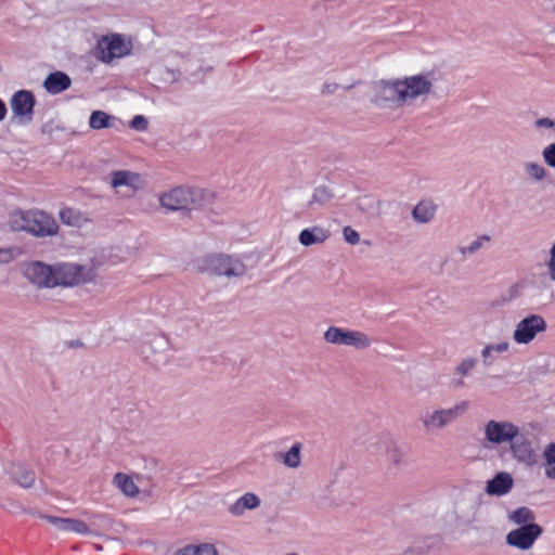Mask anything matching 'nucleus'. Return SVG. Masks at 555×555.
Segmentation results:
<instances>
[{
	"mask_svg": "<svg viewBox=\"0 0 555 555\" xmlns=\"http://www.w3.org/2000/svg\"><path fill=\"white\" fill-rule=\"evenodd\" d=\"M434 92L430 73H421L398 79L380 80L372 87V103L382 109H398L425 102Z\"/></svg>",
	"mask_w": 555,
	"mask_h": 555,
	"instance_id": "1",
	"label": "nucleus"
},
{
	"mask_svg": "<svg viewBox=\"0 0 555 555\" xmlns=\"http://www.w3.org/2000/svg\"><path fill=\"white\" fill-rule=\"evenodd\" d=\"M212 194L206 190L176 186L158 195L159 204L166 210H190L208 204Z\"/></svg>",
	"mask_w": 555,
	"mask_h": 555,
	"instance_id": "2",
	"label": "nucleus"
},
{
	"mask_svg": "<svg viewBox=\"0 0 555 555\" xmlns=\"http://www.w3.org/2000/svg\"><path fill=\"white\" fill-rule=\"evenodd\" d=\"M10 227L40 237L53 236L59 230L54 218L42 210L15 211L10 216Z\"/></svg>",
	"mask_w": 555,
	"mask_h": 555,
	"instance_id": "3",
	"label": "nucleus"
},
{
	"mask_svg": "<svg viewBox=\"0 0 555 555\" xmlns=\"http://www.w3.org/2000/svg\"><path fill=\"white\" fill-rule=\"evenodd\" d=\"M469 406L467 400H461L451 406H437L433 410H427L420 416L422 429L427 434L444 430L465 415Z\"/></svg>",
	"mask_w": 555,
	"mask_h": 555,
	"instance_id": "4",
	"label": "nucleus"
},
{
	"mask_svg": "<svg viewBox=\"0 0 555 555\" xmlns=\"http://www.w3.org/2000/svg\"><path fill=\"white\" fill-rule=\"evenodd\" d=\"M198 268L203 272L227 279H240L247 272V267L243 260L225 254L204 256L198 260Z\"/></svg>",
	"mask_w": 555,
	"mask_h": 555,
	"instance_id": "5",
	"label": "nucleus"
},
{
	"mask_svg": "<svg viewBox=\"0 0 555 555\" xmlns=\"http://www.w3.org/2000/svg\"><path fill=\"white\" fill-rule=\"evenodd\" d=\"M56 286H76L91 283L95 280V266L90 263H70L64 262L54 266Z\"/></svg>",
	"mask_w": 555,
	"mask_h": 555,
	"instance_id": "6",
	"label": "nucleus"
},
{
	"mask_svg": "<svg viewBox=\"0 0 555 555\" xmlns=\"http://www.w3.org/2000/svg\"><path fill=\"white\" fill-rule=\"evenodd\" d=\"M514 460L526 466H533L538 462V442L535 436L526 427H520L508 443Z\"/></svg>",
	"mask_w": 555,
	"mask_h": 555,
	"instance_id": "7",
	"label": "nucleus"
},
{
	"mask_svg": "<svg viewBox=\"0 0 555 555\" xmlns=\"http://www.w3.org/2000/svg\"><path fill=\"white\" fill-rule=\"evenodd\" d=\"M323 338L327 344L352 347L357 350L367 349L372 345V339L364 332L338 326H330L324 332Z\"/></svg>",
	"mask_w": 555,
	"mask_h": 555,
	"instance_id": "8",
	"label": "nucleus"
},
{
	"mask_svg": "<svg viewBox=\"0 0 555 555\" xmlns=\"http://www.w3.org/2000/svg\"><path fill=\"white\" fill-rule=\"evenodd\" d=\"M519 426L507 420H489L483 426V441L490 447H500L513 441Z\"/></svg>",
	"mask_w": 555,
	"mask_h": 555,
	"instance_id": "9",
	"label": "nucleus"
},
{
	"mask_svg": "<svg viewBox=\"0 0 555 555\" xmlns=\"http://www.w3.org/2000/svg\"><path fill=\"white\" fill-rule=\"evenodd\" d=\"M546 328L545 319L540 314L531 313L515 324L512 338L517 345H529L538 335L544 333Z\"/></svg>",
	"mask_w": 555,
	"mask_h": 555,
	"instance_id": "10",
	"label": "nucleus"
},
{
	"mask_svg": "<svg viewBox=\"0 0 555 555\" xmlns=\"http://www.w3.org/2000/svg\"><path fill=\"white\" fill-rule=\"evenodd\" d=\"M131 41L126 40L121 35L113 34L103 37L98 44L99 59L104 63H109L114 59L128 55L131 52Z\"/></svg>",
	"mask_w": 555,
	"mask_h": 555,
	"instance_id": "11",
	"label": "nucleus"
},
{
	"mask_svg": "<svg viewBox=\"0 0 555 555\" xmlns=\"http://www.w3.org/2000/svg\"><path fill=\"white\" fill-rule=\"evenodd\" d=\"M24 273L30 283L39 287L56 286L54 266H47L43 262L35 261L26 266Z\"/></svg>",
	"mask_w": 555,
	"mask_h": 555,
	"instance_id": "12",
	"label": "nucleus"
},
{
	"mask_svg": "<svg viewBox=\"0 0 555 555\" xmlns=\"http://www.w3.org/2000/svg\"><path fill=\"white\" fill-rule=\"evenodd\" d=\"M542 530L537 524H528L512 530L506 535V543L520 550H528L541 534Z\"/></svg>",
	"mask_w": 555,
	"mask_h": 555,
	"instance_id": "13",
	"label": "nucleus"
},
{
	"mask_svg": "<svg viewBox=\"0 0 555 555\" xmlns=\"http://www.w3.org/2000/svg\"><path fill=\"white\" fill-rule=\"evenodd\" d=\"M35 102V96L30 91L21 90L15 92L11 99L13 115L21 118L22 122H29L33 118Z\"/></svg>",
	"mask_w": 555,
	"mask_h": 555,
	"instance_id": "14",
	"label": "nucleus"
},
{
	"mask_svg": "<svg viewBox=\"0 0 555 555\" xmlns=\"http://www.w3.org/2000/svg\"><path fill=\"white\" fill-rule=\"evenodd\" d=\"M109 184L113 189L126 186L131 191H137L143 188L144 180L138 172L130 170H116L109 175Z\"/></svg>",
	"mask_w": 555,
	"mask_h": 555,
	"instance_id": "15",
	"label": "nucleus"
},
{
	"mask_svg": "<svg viewBox=\"0 0 555 555\" xmlns=\"http://www.w3.org/2000/svg\"><path fill=\"white\" fill-rule=\"evenodd\" d=\"M514 479L509 473L501 472L487 481L486 493L491 496H503L513 489Z\"/></svg>",
	"mask_w": 555,
	"mask_h": 555,
	"instance_id": "16",
	"label": "nucleus"
},
{
	"mask_svg": "<svg viewBox=\"0 0 555 555\" xmlns=\"http://www.w3.org/2000/svg\"><path fill=\"white\" fill-rule=\"evenodd\" d=\"M47 521L55 527L59 531L75 532L79 534H90L91 529L86 522L75 518H60L55 516H44Z\"/></svg>",
	"mask_w": 555,
	"mask_h": 555,
	"instance_id": "17",
	"label": "nucleus"
},
{
	"mask_svg": "<svg viewBox=\"0 0 555 555\" xmlns=\"http://www.w3.org/2000/svg\"><path fill=\"white\" fill-rule=\"evenodd\" d=\"M379 444L384 447L388 461L396 467L408 465V450L392 439L382 440Z\"/></svg>",
	"mask_w": 555,
	"mask_h": 555,
	"instance_id": "18",
	"label": "nucleus"
},
{
	"mask_svg": "<svg viewBox=\"0 0 555 555\" xmlns=\"http://www.w3.org/2000/svg\"><path fill=\"white\" fill-rule=\"evenodd\" d=\"M438 206L430 199L420 201L412 209L411 216L418 224L430 223L437 214Z\"/></svg>",
	"mask_w": 555,
	"mask_h": 555,
	"instance_id": "19",
	"label": "nucleus"
},
{
	"mask_svg": "<svg viewBox=\"0 0 555 555\" xmlns=\"http://www.w3.org/2000/svg\"><path fill=\"white\" fill-rule=\"evenodd\" d=\"M261 504L260 498L253 493L246 492L242 496H240L233 504H231L228 508L229 513L232 516L241 517L245 514L246 511L257 509Z\"/></svg>",
	"mask_w": 555,
	"mask_h": 555,
	"instance_id": "20",
	"label": "nucleus"
},
{
	"mask_svg": "<svg viewBox=\"0 0 555 555\" xmlns=\"http://www.w3.org/2000/svg\"><path fill=\"white\" fill-rule=\"evenodd\" d=\"M330 236V230L321 225H313L304 229L298 235V241L302 246L309 247L311 245L325 243Z\"/></svg>",
	"mask_w": 555,
	"mask_h": 555,
	"instance_id": "21",
	"label": "nucleus"
},
{
	"mask_svg": "<svg viewBox=\"0 0 555 555\" xmlns=\"http://www.w3.org/2000/svg\"><path fill=\"white\" fill-rule=\"evenodd\" d=\"M509 350L511 343L508 340L485 345L480 351L483 366H492L496 362L499 354L507 353Z\"/></svg>",
	"mask_w": 555,
	"mask_h": 555,
	"instance_id": "22",
	"label": "nucleus"
},
{
	"mask_svg": "<svg viewBox=\"0 0 555 555\" xmlns=\"http://www.w3.org/2000/svg\"><path fill=\"white\" fill-rule=\"evenodd\" d=\"M72 85L69 76L63 72H54L47 76L43 87L48 93L59 94L67 90Z\"/></svg>",
	"mask_w": 555,
	"mask_h": 555,
	"instance_id": "23",
	"label": "nucleus"
},
{
	"mask_svg": "<svg viewBox=\"0 0 555 555\" xmlns=\"http://www.w3.org/2000/svg\"><path fill=\"white\" fill-rule=\"evenodd\" d=\"M117 121V117L104 111H93L89 117V127L93 130L115 128Z\"/></svg>",
	"mask_w": 555,
	"mask_h": 555,
	"instance_id": "24",
	"label": "nucleus"
},
{
	"mask_svg": "<svg viewBox=\"0 0 555 555\" xmlns=\"http://www.w3.org/2000/svg\"><path fill=\"white\" fill-rule=\"evenodd\" d=\"M492 241L491 235L489 234H480L477 235L470 243L466 246H459L457 251L463 257H469L477 254L479 250L486 248Z\"/></svg>",
	"mask_w": 555,
	"mask_h": 555,
	"instance_id": "25",
	"label": "nucleus"
},
{
	"mask_svg": "<svg viewBox=\"0 0 555 555\" xmlns=\"http://www.w3.org/2000/svg\"><path fill=\"white\" fill-rule=\"evenodd\" d=\"M301 443L296 442L287 452L275 455V459L280 460L288 468H298L301 464Z\"/></svg>",
	"mask_w": 555,
	"mask_h": 555,
	"instance_id": "26",
	"label": "nucleus"
},
{
	"mask_svg": "<svg viewBox=\"0 0 555 555\" xmlns=\"http://www.w3.org/2000/svg\"><path fill=\"white\" fill-rule=\"evenodd\" d=\"M113 485L129 498H134L139 494V488L132 477L127 474L117 473L113 478Z\"/></svg>",
	"mask_w": 555,
	"mask_h": 555,
	"instance_id": "27",
	"label": "nucleus"
},
{
	"mask_svg": "<svg viewBox=\"0 0 555 555\" xmlns=\"http://www.w3.org/2000/svg\"><path fill=\"white\" fill-rule=\"evenodd\" d=\"M59 217L62 223L69 227H81L88 221V218L83 212L69 207L61 209Z\"/></svg>",
	"mask_w": 555,
	"mask_h": 555,
	"instance_id": "28",
	"label": "nucleus"
},
{
	"mask_svg": "<svg viewBox=\"0 0 555 555\" xmlns=\"http://www.w3.org/2000/svg\"><path fill=\"white\" fill-rule=\"evenodd\" d=\"M476 365L477 359L474 357H466L455 365L453 371L454 375L460 377V379L454 384L455 388L462 387L464 385L463 378L469 376Z\"/></svg>",
	"mask_w": 555,
	"mask_h": 555,
	"instance_id": "29",
	"label": "nucleus"
},
{
	"mask_svg": "<svg viewBox=\"0 0 555 555\" xmlns=\"http://www.w3.org/2000/svg\"><path fill=\"white\" fill-rule=\"evenodd\" d=\"M525 178L531 182H541L546 177V169L539 162L527 160L522 163Z\"/></svg>",
	"mask_w": 555,
	"mask_h": 555,
	"instance_id": "30",
	"label": "nucleus"
},
{
	"mask_svg": "<svg viewBox=\"0 0 555 555\" xmlns=\"http://www.w3.org/2000/svg\"><path fill=\"white\" fill-rule=\"evenodd\" d=\"M11 476L16 483L24 488H29L35 482V473L21 464L12 467Z\"/></svg>",
	"mask_w": 555,
	"mask_h": 555,
	"instance_id": "31",
	"label": "nucleus"
},
{
	"mask_svg": "<svg viewBox=\"0 0 555 555\" xmlns=\"http://www.w3.org/2000/svg\"><path fill=\"white\" fill-rule=\"evenodd\" d=\"M334 197L332 191L322 185L314 189L311 199L308 202V207L313 208L314 205L323 206L332 201Z\"/></svg>",
	"mask_w": 555,
	"mask_h": 555,
	"instance_id": "32",
	"label": "nucleus"
},
{
	"mask_svg": "<svg viewBox=\"0 0 555 555\" xmlns=\"http://www.w3.org/2000/svg\"><path fill=\"white\" fill-rule=\"evenodd\" d=\"M176 555H219V553L215 545L205 543L186 546L180 550Z\"/></svg>",
	"mask_w": 555,
	"mask_h": 555,
	"instance_id": "33",
	"label": "nucleus"
},
{
	"mask_svg": "<svg viewBox=\"0 0 555 555\" xmlns=\"http://www.w3.org/2000/svg\"><path fill=\"white\" fill-rule=\"evenodd\" d=\"M533 518L532 511L525 506L517 508L508 515V519L518 525H528L527 522L533 520Z\"/></svg>",
	"mask_w": 555,
	"mask_h": 555,
	"instance_id": "34",
	"label": "nucleus"
},
{
	"mask_svg": "<svg viewBox=\"0 0 555 555\" xmlns=\"http://www.w3.org/2000/svg\"><path fill=\"white\" fill-rule=\"evenodd\" d=\"M544 473L550 479H555V444H551L544 452Z\"/></svg>",
	"mask_w": 555,
	"mask_h": 555,
	"instance_id": "35",
	"label": "nucleus"
},
{
	"mask_svg": "<svg viewBox=\"0 0 555 555\" xmlns=\"http://www.w3.org/2000/svg\"><path fill=\"white\" fill-rule=\"evenodd\" d=\"M548 278L552 282H555V242L552 244L548 250V256L545 261Z\"/></svg>",
	"mask_w": 555,
	"mask_h": 555,
	"instance_id": "36",
	"label": "nucleus"
},
{
	"mask_svg": "<svg viewBox=\"0 0 555 555\" xmlns=\"http://www.w3.org/2000/svg\"><path fill=\"white\" fill-rule=\"evenodd\" d=\"M344 240L350 245H357L360 242V234L349 225L343 229Z\"/></svg>",
	"mask_w": 555,
	"mask_h": 555,
	"instance_id": "37",
	"label": "nucleus"
},
{
	"mask_svg": "<svg viewBox=\"0 0 555 555\" xmlns=\"http://www.w3.org/2000/svg\"><path fill=\"white\" fill-rule=\"evenodd\" d=\"M351 87L352 86L341 87L340 85H338L335 81H325L321 87V93L323 95H332V94L336 93L339 89L349 90Z\"/></svg>",
	"mask_w": 555,
	"mask_h": 555,
	"instance_id": "38",
	"label": "nucleus"
},
{
	"mask_svg": "<svg viewBox=\"0 0 555 555\" xmlns=\"http://www.w3.org/2000/svg\"><path fill=\"white\" fill-rule=\"evenodd\" d=\"M542 155L547 165L555 167V143L547 145L543 150Z\"/></svg>",
	"mask_w": 555,
	"mask_h": 555,
	"instance_id": "39",
	"label": "nucleus"
},
{
	"mask_svg": "<svg viewBox=\"0 0 555 555\" xmlns=\"http://www.w3.org/2000/svg\"><path fill=\"white\" fill-rule=\"evenodd\" d=\"M131 128L137 131H145L147 129V120L143 115H135L131 120Z\"/></svg>",
	"mask_w": 555,
	"mask_h": 555,
	"instance_id": "40",
	"label": "nucleus"
},
{
	"mask_svg": "<svg viewBox=\"0 0 555 555\" xmlns=\"http://www.w3.org/2000/svg\"><path fill=\"white\" fill-rule=\"evenodd\" d=\"M13 259V253L9 248H0V264L8 263Z\"/></svg>",
	"mask_w": 555,
	"mask_h": 555,
	"instance_id": "41",
	"label": "nucleus"
},
{
	"mask_svg": "<svg viewBox=\"0 0 555 555\" xmlns=\"http://www.w3.org/2000/svg\"><path fill=\"white\" fill-rule=\"evenodd\" d=\"M476 514H477V507H476V504L473 503L468 506V511L467 513L465 514L464 516V521L465 522H473L476 518Z\"/></svg>",
	"mask_w": 555,
	"mask_h": 555,
	"instance_id": "42",
	"label": "nucleus"
},
{
	"mask_svg": "<svg viewBox=\"0 0 555 555\" xmlns=\"http://www.w3.org/2000/svg\"><path fill=\"white\" fill-rule=\"evenodd\" d=\"M535 126L538 128H553L555 126V122L553 119L544 117V118L537 119Z\"/></svg>",
	"mask_w": 555,
	"mask_h": 555,
	"instance_id": "43",
	"label": "nucleus"
},
{
	"mask_svg": "<svg viewBox=\"0 0 555 555\" xmlns=\"http://www.w3.org/2000/svg\"><path fill=\"white\" fill-rule=\"evenodd\" d=\"M7 116V106L4 102L0 99V121H2Z\"/></svg>",
	"mask_w": 555,
	"mask_h": 555,
	"instance_id": "44",
	"label": "nucleus"
}]
</instances>
